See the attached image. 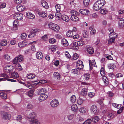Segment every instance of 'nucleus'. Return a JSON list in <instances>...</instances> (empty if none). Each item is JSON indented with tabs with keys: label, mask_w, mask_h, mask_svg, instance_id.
Wrapping results in <instances>:
<instances>
[{
	"label": "nucleus",
	"mask_w": 124,
	"mask_h": 124,
	"mask_svg": "<svg viewBox=\"0 0 124 124\" xmlns=\"http://www.w3.org/2000/svg\"><path fill=\"white\" fill-rule=\"evenodd\" d=\"M104 0H98L94 4L93 8L96 11H98L102 8L105 4Z\"/></svg>",
	"instance_id": "f257e3e1"
},
{
	"label": "nucleus",
	"mask_w": 124,
	"mask_h": 124,
	"mask_svg": "<svg viewBox=\"0 0 124 124\" xmlns=\"http://www.w3.org/2000/svg\"><path fill=\"white\" fill-rule=\"evenodd\" d=\"M109 39L108 40V44H111L114 43L115 40V39L117 37V34L116 33L113 35L112 33H110L109 35Z\"/></svg>",
	"instance_id": "f03ea898"
},
{
	"label": "nucleus",
	"mask_w": 124,
	"mask_h": 124,
	"mask_svg": "<svg viewBox=\"0 0 124 124\" xmlns=\"http://www.w3.org/2000/svg\"><path fill=\"white\" fill-rule=\"evenodd\" d=\"M49 28L55 31H58L60 29V27L57 25L52 23H50L48 24Z\"/></svg>",
	"instance_id": "7ed1b4c3"
},
{
	"label": "nucleus",
	"mask_w": 124,
	"mask_h": 124,
	"mask_svg": "<svg viewBox=\"0 0 124 124\" xmlns=\"http://www.w3.org/2000/svg\"><path fill=\"white\" fill-rule=\"evenodd\" d=\"M2 116L3 119L7 120H9L11 117L10 114L7 112H3L2 113Z\"/></svg>",
	"instance_id": "20e7f679"
},
{
	"label": "nucleus",
	"mask_w": 124,
	"mask_h": 124,
	"mask_svg": "<svg viewBox=\"0 0 124 124\" xmlns=\"http://www.w3.org/2000/svg\"><path fill=\"white\" fill-rule=\"evenodd\" d=\"M23 56L21 55H19L18 57H16L13 61V63L14 64H16L17 62H21L23 60Z\"/></svg>",
	"instance_id": "39448f33"
},
{
	"label": "nucleus",
	"mask_w": 124,
	"mask_h": 124,
	"mask_svg": "<svg viewBox=\"0 0 124 124\" xmlns=\"http://www.w3.org/2000/svg\"><path fill=\"white\" fill-rule=\"evenodd\" d=\"M13 16L15 19L18 20H22L23 17L22 14L19 13H14L13 14Z\"/></svg>",
	"instance_id": "423d86ee"
},
{
	"label": "nucleus",
	"mask_w": 124,
	"mask_h": 124,
	"mask_svg": "<svg viewBox=\"0 0 124 124\" xmlns=\"http://www.w3.org/2000/svg\"><path fill=\"white\" fill-rule=\"evenodd\" d=\"M38 30L37 29H32L30 31V34L28 36L29 38H31L35 36L36 35V32L38 31Z\"/></svg>",
	"instance_id": "0eeeda50"
},
{
	"label": "nucleus",
	"mask_w": 124,
	"mask_h": 124,
	"mask_svg": "<svg viewBox=\"0 0 124 124\" xmlns=\"http://www.w3.org/2000/svg\"><path fill=\"white\" fill-rule=\"evenodd\" d=\"M14 69V67L11 65H7L5 67L6 71L7 73L11 72L13 71Z\"/></svg>",
	"instance_id": "6e6552de"
},
{
	"label": "nucleus",
	"mask_w": 124,
	"mask_h": 124,
	"mask_svg": "<svg viewBox=\"0 0 124 124\" xmlns=\"http://www.w3.org/2000/svg\"><path fill=\"white\" fill-rule=\"evenodd\" d=\"M90 110L91 113L93 114H96L98 112L97 107L95 105H92L91 107Z\"/></svg>",
	"instance_id": "1a4fd4ad"
},
{
	"label": "nucleus",
	"mask_w": 124,
	"mask_h": 124,
	"mask_svg": "<svg viewBox=\"0 0 124 124\" xmlns=\"http://www.w3.org/2000/svg\"><path fill=\"white\" fill-rule=\"evenodd\" d=\"M77 67L79 70H81L83 68V62L81 60L78 61L76 64Z\"/></svg>",
	"instance_id": "9d476101"
},
{
	"label": "nucleus",
	"mask_w": 124,
	"mask_h": 124,
	"mask_svg": "<svg viewBox=\"0 0 124 124\" xmlns=\"http://www.w3.org/2000/svg\"><path fill=\"white\" fill-rule=\"evenodd\" d=\"M36 114L34 112H31L29 114V116L28 117L29 121H30L31 120H32L35 119V118L36 117Z\"/></svg>",
	"instance_id": "9b49d317"
},
{
	"label": "nucleus",
	"mask_w": 124,
	"mask_h": 124,
	"mask_svg": "<svg viewBox=\"0 0 124 124\" xmlns=\"http://www.w3.org/2000/svg\"><path fill=\"white\" fill-rule=\"evenodd\" d=\"M59 102L56 99L53 100L51 102L50 104L53 107H56L58 105Z\"/></svg>",
	"instance_id": "f8f14e48"
},
{
	"label": "nucleus",
	"mask_w": 124,
	"mask_h": 124,
	"mask_svg": "<svg viewBox=\"0 0 124 124\" xmlns=\"http://www.w3.org/2000/svg\"><path fill=\"white\" fill-rule=\"evenodd\" d=\"M118 26L119 28H122L124 26V20L122 18L120 19L119 21Z\"/></svg>",
	"instance_id": "ddd939ff"
},
{
	"label": "nucleus",
	"mask_w": 124,
	"mask_h": 124,
	"mask_svg": "<svg viewBox=\"0 0 124 124\" xmlns=\"http://www.w3.org/2000/svg\"><path fill=\"white\" fill-rule=\"evenodd\" d=\"M79 11L81 14L84 15H87L89 13V10L86 9H81Z\"/></svg>",
	"instance_id": "4468645a"
},
{
	"label": "nucleus",
	"mask_w": 124,
	"mask_h": 124,
	"mask_svg": "<svg viewBox=\"0 0 124 124\" xmlns=\"http://www.w3.org/2000/svg\"><path fill=\"white\" fill-rule=\"evenodd\" d=\"M48 97L45 94L40 95V96L39 98V100L41 102L46 100Z\"/></svg>",
	"instance_id": "2eb2a0df"
},
{
	"label": "nucleus",
	"mask_w": 124,
	"mask_h": 124,
	"mask_svg": "<svg viewBox=\"0 0 124 124\" xmlns=\"http://www.w3.org/2000/svg\"><path fill=\"white\" fill-rule=\"evenodd\" d=\"M46 92L45 89L41 88L38 90L37 93L38 95H41L44 94Z\"/></svg>",
	"instance_id": "dca6fc26"
},
{
	"label": "nucleus",
	"mask_w": 124,
	"mask_h": 124,
	"mask_svg": "<svg viewBox=\"0 0 124 124\" xmlns=\"http://www.w3.org/2000/svg\"><path fill=\"white\" fill-rule=\"evenodd\" d=\"M34 92L32 90H30L26 93V94L29 97L32 98L33 97Z\"/></svg>",
	"instance_id": "f3484780"
},
{
	"label": "nucleus",
	"mask_w": 124,
	"mask_h": 124,
	"mask_svg": "<svg viewBox=\"0 0 124 124\" xmlns=\"http://www.w3.org/2000/svg\"><path fill=\"white\" fill-rule=\"evenodd\" d=\"M17 9L18 11L20 12H21L25 9V7L23 5H18L17 7Z\"/></svg>",
	"instance_id": "a211bd4d"
},
{
	"label": "nucleus",
	"mask_w": 124,
	"mask_h": 124,
	"mask_svg": "<svg viewBox=\"0 0 124 124\" xmlns=\"http://www.w3.org/2000/svg\"><path fill=\"white\" fill-rule=\"evenodd\" d=\"M87 51L89 54H92L94 52L93 48L91 47L87 46Z\"/></svg>",
	"instance_id": "6ab92c4d"
},
{
	"label": "nucleus",
	"mask_w": 124,
	"mask_h": 124,
	"mask_svg": "<svg viewBox=\"0 0 124 124\" xmlns=\"http://www.w3.org/2000/svg\"><path fill=\"white\" fill-rule=\"evenodd\" d=\"M53 75L55 79H58V80H59L61 77L60 74L57 72H54Z\"/></svg>",
	"instance_id": "aec40b11"
},
{
	"label": "nucleus",
	"mask_w": 124,
	"mask_h": 124,
	"mask_svg": "<svg viewBox=\"0 0 124 124\" xmlns=\"http://www.w3.org/2000/svg\"><path fill=\"white\" fill-rule=\"evenodd\" d=\"M0 97L1 99L4 100L7 99V94L3 92H1L0 93Z\"/></svg>",
	"instance_id": "412c9836"
},
{
	"label": "nucleus",
	"mask_w": 124,
	"mask_h": 124,
	"mask_svg": "<svg viewBox=\"0 0 124 124\" xmlns=\"http://www.w3.org/2000/svg\"><path fill=\"white\" fill-rule=\"evenodd\" d=\"M63 21L66 22H68L70 20V19L69 17L65 15H62V16L61 18Z\"/></svg>",
	"instance_id": "4be33fe9"
},
{
	"label": "nucleus",
	"mask_w": 124,
	"mask_h": 124,
	"mask_svg": "<svg viewBox=\"0 0 124 124\" xmlns=\"http://www.w3.org/2000/svg\"><path fill=\"white\" fill-rule=\"evenodd\" d=\"M27 44L26 41H24L19 43L18 45L19 47H22L25 46Z\"/></svg>",
	"instance_id": "5701e85b"
},
{
	"label": "nucleus",
	"mask_w": 124,
	"mask_h": 124,
	"mask_svg": "<svg viewBox=\"0 0 124 124\" xmlns=\"http://www.w3.org/2000/svg\"><path fill=\"white\" fill-rule=\"evenodd\" d=\"M87 92V90L86 88H83L80 93V94L82 95L85 96L86 95Z\"/></svg>",
	"instance_id": "b1692460"
},
{
	"label": "nucleus",
	"mask_w": 124,
	"mask_h": 124,
	"mask_svg": "<svg viewBox=\"0 0 124 124\" xmlns=\"http://www.w3.org/2000/svg\"><path fill=\"white\" fill-rule=\"evenodd\" d=\"M30 124H40L39 121L36 119H34L33 120H31L29 121Z\"/></svg>",
	"instance_id": "393cba45"
},
{
	"label": "nucleus",
	"mask_w": 124,
	"mask_h": 124,
	"mask_svg": "<svg viewBox=\"0 0 124 124\" xmlns=\"http://www.w3.org/2000/svg\"><path fill=\"white\" fill-rule=\"evenodd\" d=\"M41 3L42 6L45 8H48L49 6L47 3L45 1L43 0L41 1Z\"/></svg>",
	"instance_id": "a878e982"
},
{
	"label": "nucleus",
	"mask_w": 124,
	"mask_h": 124,
	"mask_svg": "<svg viewBox=\"0 0 124 124\" xmlns=\"http://www.w3.org/2000/svg\"><path fill=\"white\" fill-rule=\"evenodd\" d=\"M61 44L62 45L64 46H67L69 45L67 40L65 39H63L62 40Z\"/></svg>",
	"instance_id": "bb28decb"
},
{
	"label": "nucleus",
	"mask_w": 124,
	"mask_h": 124,
	"mask_svg": "<svg viewBox=\"0 0 124 124\" xmlns=\"http://www.w3.org/2000/svg\"><path fill=\"white\" fill-rule=\"evenodd\" d=\"M36 56L37 58L38 59H41L43 57L42 53L40 52H37L36 54Z\"/></svg>",
	"instance_id": "cd10ccee"
},
{
	"label": "nucleus",
	"mask_w": 124,
	"mask_h": 124,
	"mask_svg": "<svg viewBox=\"0 0 124 124\" xmlns=\"http://www.w3.org/2000/svg\"><path fill=\"white\" fill-rule=\"evenodd\" d=\"M18 22L17 20H15L13 22V25L14 26L13 28L14 30H16L17 29V27L18 26Z\"/></svg>",
	"instance_id": "c85d7f7f"
},
{
	"label": "nucleus",
	"mask_w": 124,
	"mask_h": 124,
	"mask_svg": "<svg viewBox=\"0 0 124 124\" xmlns=\"http://www.w3.org/2000/svg\"><path fill=\"white\" fill-rule=\"evenodd\" d=\"M78 16H71L70 19L73 21L77 22L79 21V18L78 17Z\"/></svg>",
	"instance_id": "c756f323"
},
{
	"label": "nucleus",
	"mask_w": 124,
	"mask_h": 124,
	"mask_svg": "<svg viewBox=\"0 0 124 124\" xmlns=\"http://www.w3.org/2000/svg\"><path fill=\"white\" fill-rule=\"evenodd\" d=\"M26 15L27 17L30 19H33L35 18L34 15L30 12L26 13Z\"/></svg>",
	"instance_id": "7c9ffc66"
},
{
	"label": "nucleus",
	"mask_w": 124,
	"mask_h": 124,
	"mask_svg": "<svg viewBox=\"0 0 124 124\" xmlns=\"http://www.w3.org/2000/svg\"><path fill=\"white\" fill-rule=\"evenodd\" d=\"M78 107L77 105L75 104H73L71 107V110L74 112L76 111L78 109Z\"/></svg>",
	"instance_id": "2f4dec72"
},
{
	"label": "nucleus",
	"mask_w": 124,
	"mask_h": 124,
	"mask_svg": "<svg viewBox=\"0 0 124 124\" xmlns=\"http://www.w3.org/2000/svg\"><path fill=\"white\" fill-rule=\"evenodd\" d=\"M11 78L15 79L16 78L18 77L19 75L18 73L16 72H14L11 74Z\"/></svg>",
	"instance_id": "473e14b6"
},
{
	"label": "nucleus",
	"mask_w": 124,
	"mask_h": 124,
	"mask_svg": "<svg viewBox=\"0 0 124 124\" xmlns=\"http://www.w3.org/2000/svg\"><path fill=\"white\" fill-rule=\"evenodd\" d=\"M105 85H107L108 84V78L106 76H104L102 78Z\"/></svg>",
	"instance_id": "72a5a7b5"
},
{
	"label": "nucleus",
	"mask_w": 124,
	"mask_h": 124,
	"mask_svg": "<svg viewBox=\"0 0 124 124\" xmlns=\"http://www.w3.org/2000/svg\"><path fill=\"white\" fill-rule=\"evenodd\" d=\"M74 35V33L71 31H68L66 33V35L68 37H71Z\"/></svg>",
	"instance_id": "f704fd0d"
},
{
	"label": "nucleus",
	"mask_w": 124,
	"mask_h": 124,
	"mask_svg": "<svg viewBox=\"0 0 124 124\" xmlns=\"http://www.w3.org/2000/svg\"><path fill=\"white\" fill-rule=\"evenodd\" d=\"M108 68L110 69H114L116 67V66L114 63H111L108 65Z\"/></svg>",
	"instance_id": "c9c22d12"
},
{
	"label": "nucleus",
	"mask_w": 124,
	"mask_h": 124,
	"mask_svg": "<svg viewBox=\"0 0 124 124\" xmlns=\"http://www.w3.org/2000/svg\"><path fill=\"white\" fill-rule=\"evenodd\" d=\"M71 14V16H78L79 15V13L75 11L72 10L70 12Z\"/></svg>",
	"instance_id": "e433bc0d"
},
{
	"label": "nucleus",
	"mask_w": 124,
	"mask_h": 124,
	"mask_svg": "<svg viewBox=\"0 0 124 124\" xmlns=\"http://www.w3.org/2000/svg\"><path fill=\"white\" fill-rule=\"evenodd\" d=\"M68 119L69 120L72 119L75 117V115L74 114H71L67 115Z\"/></svg>",
	"instance_id": "4c0bfd02"
},
{
	"label": "nucleus",
	"mask_w": 124,
	"mask_h": 124,
	"mask_svg": "<svg viewBox=\"0 0 124 124\" xmlns=\"http://www.w3.org/2000/svg\"><path fill=\"white\" fill-rule=\"evenodd\" d=\"M35 76V75L31 73L28 75L27 77L28 79H31L34 78Z\"/></svg>",
	"instance_id": "58836bf2"
},
{
	"label": "nucleus",
	"mask_w": 124,
	"mask_h": 124,
	"mask_svg": "<svg viewBox=\"0 0 124 124\" xmlns=\"http://www.w3.org/2000/svg\"><path fill=\"white\" fill-rule=\"evenodd\" d=\"M76 100V98L75 95H73L71 96L70 101L72 103H74L75 102Z\"/></svg>",
	"instance_id": "ea45409f"
},
{
	"label": "nucleus",
	"mask_w": 124,
	"mask_h": 124,
	"mask_svg": "<svg viewBox=\"0 0 124 124\" xmlns=\"http://www.w3.org/2000/svg\"><path fill=\"white\" fill-rule=\"evenodd\" d=\"M39 16L41 17L44 18L47 16V14L44 12H41L39 14Z\"/></svg>",
	"instance_id": "a19ab883"
},
{
	"label": "nucleus",
	"mask_w": 124,
	"mask_h": 124,
	"mask_svg": "<svg viewBox=\"0 0 124 124\" xmlns=\"http://www.w3.org/2000/svg\"><path fill=\"white\" fill-rule=\"evenodd\" d=\"M92 61L93 62V63H92V62L90 60H89V61L90 68V70H92V69L93 66H95L94 63H95V61Z\"/></svg>",
	"instance_id": "79ce46f5"
},
{
	"label": "nucleus",
	"mask_w": 124,
	"mask_h": 124,
	"mask_svg": "<svg viewBox=\"0 0 124 124\" xmlns=\"http://www.w3.org/2000/svg\"><path fill=\"white\" fill-rule=\"evenodd\" d=\"M112 105L114 107L118 109L120 108L121 106V105L117 104L115 103H112Z\"/></svg>",
	"instance_id": "37998d69"
},
{
	"label": "nucleus",
	"mask_w": 124,
	"mask_h": 124,
	"mask_svg": "<svg viewBox=\"0 0 124 124\" xmlns=\"http://www.w3.org/2000/svg\"><path fill=\"white\" fill-rule=\"evenodd\" d=\"M79 70H80L78 69L77 68V69H72L71 70V72L73 74H78Z\"/></svg>",
	"instance_id": "c03bdc74"
},
{
	"label": "nucleus",
	"mask_w": 124,
	"mask_h": 124,
	"mask_svg": "<svg viewBox=\"0 0 124 124\" xmlns=\"http://www.w3.org/2000/svg\"><path fill=\"white\" fill-rule=\"evenodd\" d=\"M59 12V11L57 12L55 15V16L56 18H58L59 19L61 18L62 16Z\"/></svg>",
	"instance_id": "a18cd8bd"
},
{
	"label": "nucleus",
	"mask_w": 124,
	"mask_h": 124,
	"mask_svg": "<svg viewBox=\"0 0 124 124\" xmlns=\"http://www.w3.org/2000/svg\"><path fill=\"white\" fill-rule=\"evenodd\" d=\"M7 44V42L6 40H3L1 42V45L2 46H6Z\"/></svg>",
	"instance_id": "49530a36"
},
{
	"label": "nucleus",
	"mask_w": 124,
	"mask_h": 124,
	"mask_svg": "<svg viewBox=\"0 0 124 124\" xmlns=\"http://www.w3.org/2000/svg\"><path fill=\"white\" fill-rule=\"evenodd\" d=\"M77 42L78 46H82L85 44L84 41L82 40L77 41Z\"/></svg>",
	"instance_id": "de8ad7c7"
},
{
	"label": "nucleus",
	"mask_w": 124,
	"mask_h": 124,
	"mask_svg": "<svg viewBox=\"0 0 124 124\" xmlns=\"http://www.w3.org/2000/svg\"><path fill=\"white\" fill-rule=\"evenodd\" d=\"M90 0H84L83 3L84 6L85 7L87 6Z\"/></svg>",
	"instance_id": "09e8293b"
},
{
	"label": "nucleus",
	"mask_w": 124,
	"mask_h": 124,
	"mask_svg": "<svg viewBox=\"0 0 124 124\" xmlns=\"http://www.w3.org/2000/svg\"><path fill=\"white\" fill-rule=\"evenodd\" d=\"M23 119V118L21 115L17 116L16 117V120L17 121H21Z\"/></svg>",
	"instance_id": "8fccbe9b"
},
{
	"label": "nucleus",
	"mask_w": 124,
	"mask_h": 124,
	"mask_svg": "<svg viewBox=\"0 0 124 124\" xmlns=\"http://www.w3.org/2000/svg\"><path fill=\"white\" fill-rule=\"evenodd\" d=\"M83 101L84 100L83 99H82L80 98H79L77 101V102L78 104L80 105L83 103Z\"/></svg>",
	"instance_id": "3c124183"
},
{
	"label": "nucleus",
	"mask_w": 124,
	"mask_h": 124,
	"mask_svg": "<svg viewBox=\"0 0 124 124\" xmlns=\"http://www.w3.org/2000/svg\"><path fill=\"white\" fill-rule=\"evenodd\" d=\"M99 119V118L98 116H96L93 117L92 120L93 122L96 123L97 122Z\"/></svg>",
	"instance_id": "603ef678"
},
{
	"label": "nucleus",
	"mask_w": 124,
	"mask_h": 124,
	"mask_svg": "<svg viewBox=\"0 0 124 124\" xmlns=\"http://www.w3.org/2000/svg\"><path fill=\"white\" fill-rule=\"evenodd\" d=\"M108 12V10L106 9H101L100 10V13L102 14H105Z\"/></svg>",
	"instance_id": "864d4df0"
},
{
	"label": "nucleus",
	"mask_w": 124,
	"mask_h": 124,
	"mask_svg": "<svg viewBox=\"0 0 124 124\" xmlns=\"http://www.w3.org/2000/svg\"><path fill=\"white\" fill-rule=\"evenodd\" d=\"M79 111L81 113H84L86 112V110L85 108L83 107H82L80 108Z\"/></svg>",
	"instance_id": "5fc2aeb1"
},
{
	"label": "nucleus",
	"mask_w": 124,
	"mask_h": 124,
	"mask_svg": "<svg viewBox=\"0 0 124 124\" xmlns=\"http://www.w3.org/2000/svg\"><path fill=\"white\" fill-rule=\"evenodd\" d=\"M4 57L5 59L8 61H9L10 59V56L8 54H5L4 56Z\"/></svg>",
	"instance_id": "6e6d98bb"
},
{
	"label": "nucleus",
	"mask_w": 124,
	"mask_h": 124,
	"mask_svg": "<svg viewBox=\"0 0 124 124\" xmlns=\"http://www.w3.org/2000/svg\"><path fill=\"white\" fill-rule=\"evenodd\" d=\"M20 83H21V84H22L24 85L26 87H28L29 89H31V88H32L33 87V86H32L29 85H28L26 83L25 84L23 82H20Z\"/></svg>",
	"instance_id": "4d7b16f0"
},
{
	"label": "nucleus",
	"mask_w": 124,
	"mask_h": 124,
	"mask_svg": "<svg viewBox=\"0 0 124 124\" xmlns=\"http://www.w3.org/2000/svg\"><path fill=\"white\" fill-rule=\"evenodd\" d=\"M46 81L45 80H40L39 82L36 83V85H40L42 84H44L45 83H46Z\"/></svg>",
	"instance_id": "13d9d810"
},
{
	"label": "nucleus",
	"mask_w": 124,
	"mask_h": 124,
	"mask_svg": "<svg viewBox=\"0 0 124 124\" xmlns=\"http://www.w3.org/2000/svg\"><path fill=\"white\" fill-rule=\"evenodd\" d=\"M85 79L86 80L89 79L90 77V75L88 73L85 74L84 75Z\"/></svg>",
	"instance_id": "bf43d9fd"
},
{
	"label": "nucleus",
	"mask_w": 124,
	"mask_h": 124,
	"mask_svg": "<svg viewBox=\"0 0 124 124\" xmlns=\"http://www.w3.org/2000/svg\"><path fill=\"white\" fill-rule=\"evenodd\" d=\"M55 8L57 12L60 11L61 10L60 5L59 4L56 5L55 6Z\"/></svg>",
	"instance_id": "052dcab7"
},
{
	"label": "nucleus",
	"mask_w": 124,
	"mask_h": 124,
	"mask_svg": "<svg viewBox=\"0 0 124 124\" xmlns=\"http://www.w3.org/2000/svg\"><path fill=\"white\" fill-rule=\"evenodd\" d=\"M33 105L31 103H29L27 106V108L28 109H31L33 108Z\"/></svg>",
	"instance_id": "680f3d73"
},
{
	"label": "nucleus",
	"mask_w": 124,
	"mask_h": 124,
	"mask_svg": "<svg viewBox=\"0 0 124 124\" xmlns=\"http://www.w3.org/2000/svg\"><path fill=\"white\" fill-rule=\"evenodd\" d=\"M92 120L91 119H88L83 123V124H90Z\"/></svg>",
	"instance_id": "e2e57ef3"
},
{
	"label": "nucleus",
	"mask_w": 124,
	"mask_h": 124,
	"mask_svg": "<svg viewBox=\"0 0 124 124\" xmlns=\"http://www.w3.org/2000/svg\"><path fill=\"white\" fill-rule=\"evenodd\" d=\"M16 69L18 70L21 71L22 70V68L20 65L19 64H17Z\"/></svg>",
	"instance_id": "0e129e2a"
},
{
	"label": "nucleus",
	"mask_w": 124,
	"mask_h": 124,
	"mask_svg": "<svg viewBox=\"0 0 124 124\" xmlns=\"http://www.w3.org/2000/svg\"><path fill=\"white\" fill-rule=\"evenodd\" d=\"M50 50L52 52H54L55 51L56 48L55 46L54 45L50 46L49 47Z\"/></svg>",
	"instance_id": "69168bd1"
},
{
	"label": "nucleus",
	"mask_w": 124,
	"mask_h": 124,
	"mask_svg": "<svg viewBox=\"0 0 124 124\" xmlns=\"http://www.w3.org/2000/svg\"><path fill=\"white\" fill-rule=\"evenodd\" d=\"M79 37V35L78 34H75L74 33V35L73 36L72 38L74 39H78Z\"/></svg>",
	"instance_id": "338daca9"
},
{
	"label": "nucleus",
	"mask_w": 124,
	"mask_h": 124,
	"mask_svg": "<svg viewBox=\"0 0 124 124\" xmlns=\"http://www.w3.org/2000/svg\"><path fill=\"white\" fill-rule=\"evenodd\" d=\"M56 40L54 38H52L49 39V42L52 44H53L56 42Z\"/></svg>",
	"instance_id": "774afa93"
}]
</instances>
